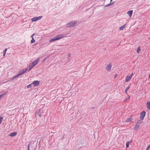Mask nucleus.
<instances>
[{
    "instance_id": "7c9ffc66",
    "label": "nucleus",
    "mask_w": 150,
    "mask_h": 150,
    "mask_svg": "<svg viewBox=\"0 0 150 150\" xmlns=\"http://www.w3.org/2000/svg\"><path fill=\"white\" fill-rule=\"evenodd\" d=\"M6 52H4V55H3V56H4L5 55V54H6Z\"/></svg>"
},
{
    "instance_id": "6e6552de",
    "label": "nucleus",
    "mask_w": 150,
    "mask_h": 150,
    "mask_svg": "<svg viewBox=\"0 0 150 150\" xmlns=\"http://www.w3.org/2000/svg\"><path fill=\"white\" fill-rule=\"evenodd\" d=\"M132 76H127L125 79V81L126 82H128L131 79Z\"/></svg>"
},
{
    "instance_id": "dca6fc26",
    "label": "nucleus",
    "mask_w": 150,
    "mask_h": 150,
    "mask_svg": "<svg viewBox=\"0 0 150 150\" xmlns=\"http://www.w3.org/2000/svg\"><path fill=\"white\" fill-rule=\"evenodd\" d=\"M132 142H130L129 141H128L126 142V147L127 148H128L129 147V144L130 143H131Z\"/></svg>"
},
{
    "instance_id": "a211bd4d",
    "label": "nucleus",
    "mask_w": 150,
    "mask_h": 150,
    "mask_svg": "<svg viewBox=\"0 0 150 150\" xmlns=\"http://www.w3.org/2000/svg\"><path fill=\"white\" fill-rule=\"evenodd\" d=\"M141 51V49L140 48V47H139L137 50V53H139Z\"/></svg>"
},
{
    "instance_id": "ddd939ff",
    "label": "nucleus",
    "mask_w": 150,
    "mask_h": 150,
    "mask_svg": "<svg viewBox=\"0 0 150 150\" xmlns=\"http://www.w3.org/2000/svg\"><path fill=\"white\" fill-rule=\"evenodd\" d=\"M139 125L136 124L135 125V127H134V129L136 130H137L138 129H139Z\"/></svg>"
},
{
    "instance_id": "4468645a",
    "label": "nucleus",
    "mask_w": 150,
    "mask_h": 150,
    "mask_svg": "<svg viewBox=\"0 0 150 150\" xmlns=\"http://www.w3.org/2000/svg\"><path fill=\"white\" fill-rule=\"evenodd\" d=\"M132 120V119L131 117H129L126 120V122H131Z\"/></svg>"
},
{
    "instance_id": "f704fd0d",
    "label": "nucleus",
    "mask_w": 150,
    "mask_h": 150,
    "mask_svg": "<svg viewBox=\"0 0 150 150\" xmlns=\"http://www.w3.org/2000/svg\"><path fill=\"white\" fill-rule=\"evenodd\" d=\"M39 116L40 117H41V115H39Z\"/></svg>"
},
{
    "instance_id": "bb28decb",
    "label": "nucleus",
    "mask_w": 150,
    "mask_h": 150,
    "mask_svg": "<svg viewBox=\"0 0 150 150\" xmlns=\"http://www.w3.org/2000/svg\"><path fill=\"white\" fill-rule=\"evenodd\" d=\"M7 50V49L6 48L4 51V52H6V50Z\"/></svg>"
},
{
    "instance_id": "f3484780",
    "label": "nucleus",
    "mask_w": 150,
    "mask_h": 150,
    "mask_svg": "<svg viewBox=\"0 0 150 150\" xmlns=\"http://www.w3.org/2000/svg\"><path fill=\"white\" fill-rule=\"evenodd\" d=\"M125 27V25H123L122 26L120 27L119 30H122Z\"/></svg>"
},
{
    "instance_id": "2f4dec72",
    "label": "nucleus",
    "mask_w": 150,
    "mask_h": 150,
    "mask_svg": "<svg viewBox=\"0 0 150 150\" xmlns=\"http://www.w3.org/2000/svg\"><path fill=\"white\" fill-rule=\"evenodd\" d=\"M28 150H30V148H29V145H28Z\"/></svg>"
},
{
    "instance_id": "e433bc0d",
    "label": "nucleus",
    "mask_w": 150,
    "mask_h": 150,
    "mask_svg": "<svg viewBox=\"0 0 150 150\" xmlns=\"http://www.w3.org/2000/svg\"><path fill=\"white\" fill-rule=\"evenodd\" d=\"M112 0H111L110 1H111Z\"/></svg>"
},
{
    "instance_id": "423d86ee",
    "label": "nucleus",
    "mask_w": 150,
    "mask_h": 150,
    "mask_svg": "<svg viewBox=\"0 0 150 150\" xmlns=\"http://www.w3.org/2000/svg\"><path fill=\"white\" fill-rule=\"evenodd\" d=\"M42 18V16H40L39 17H35L33 18H31V20L33 22H34L37 21L40 19H41Z\"/></svg>"
},
{
    "instance_id": "2eb2a0df",
    "label": "nucleus",
    "mask_w": 150,
    "mask_h": 150,
    "mask_svg": "<svg viewBox=\"0 0 150 150\" xmlns=\"http://www.w3.org/2000/svg\"><path fill=\"white\" fill-rule=\"evenodd\" d=\"M128 98H126L125 99V100H124V102L125 103L127 102L128 100H129L130 99V96L129 95H128Z\"/></svg>"
},
{
    "instance_id": "c9c22d12",
    "label": "nucleus",
    "mask_w": 150,
    "mask_h": 150,
    "mask_svg": "<svg viewBox=\"0 0 150 150\" xmlns=\"http://www.w3.org/2000/svg\"><path fill=\"white\" fill-rule=\"evenodd\" d=\"M148 38L149 40H150V38Z\"/></svg>"
},
{
    "instance_id": "412c9836",
    "label": "nucleus",
    "mask_w": 150,
    "mask_h": 150,
    "mask_svg": "<svg viewBox=\"0 0 150 150\" xmlns=\"http://www.w3.org/2000/svg\"><path fill=\"white\" fill-rule=\"evenodd\" d=\"M7 93V92H6L5 93H4V94H3L1 95H0V99H1V98H2V96L6 94Z\"/></svg>"
},
{
    "instance_id": "c85d7f7f",
    "label": "nucleus",
    "mask_w": 150,
    "mask_h": 150,
    "mask_svg": "<svg viewBox=\"0 0 150 150\" xmlns=\"http://www.w3.org/2000/svg\"><path fill=\"white\" fill-rule=\"evenodd\" d=\"M133 75V73H132L130 76H132H132Z\"/></svg>"
},
{
    "instance_id": "f257e3e1",
    "label": "nucleus",
    "mask_w": 150,
    "mask_h": 150,
    "mask_svg": "<svg viewBox=\"0 0 150 150\" xmlns=\"http://www.w3.org/2000/svg\"><path fill=\"white\" fill-rule=\"evenodd\" d=\"M64 37V35L62 34H59L54 38L50 39L49 40L50 42H51L53 41H55L60 40Z\"/></svg>"
},
{
    "instance_id": "f8f14e48",
    "label": "nucleus",
    "mask_w": 150,
    "mask_h": 150,
    "mask_svg": "<svg viewBox=\"0 0 150 150\" xmlns=\"http://www.w3.org/2000/svg\"><path fill=\"white\" fill-rule=\"evenodd\" d=\"M17 134V133L16 132H13L11 133L9 135L11 137H13L16 135Z\"/></svg>"
},
{
    "instance_id": "4be33fe9",
    "label": "nucleus",
    "mask_w": 150,
    "mask_h": 150,
    "mask_svg": "<svg viewBox=\"0 0 150 150\" xmlns=\"http://www.w3.org/2000/svg\"><path fill=\"white\" fill-rule=\"evenodd\" d=\"M3 119V117L0 116V125L1 124Z\"/></svg>"
},
{
    "instance_id": "9d476101",
    "label": "nucleus",
    "mask_w": 150,
    "mask_h": 150,
    "mask_svg": "<svg viewBox=\"0 0 150 150\" xmlns=\"http://www.w3.org/2000/svg\"><path fill=\"white\" fill-rule=\"evenodd\" d=\"M146 105V108L148 110H150V102L149 101L147 102Z\"/></svg>"
},
{
    "instance_id": "f03ea898",
    "label": "nucleus",
    "mask_w": 150,
    "mask_h": 150,
    "mask_svg": "<svg viewBox=\"0 0 150 150\" xmlns=\"http://www.w3.org/2000/svg\"><path fill=\"white\" fill-rule=\"evenodd\" d=\"M146 112L145 111H142L140 113V116L139 117V118L140 120H143L146 115Z\"/></svg>"
},
{
    "instance_id": "1a4fd4ad",
    "label": "nucleus",
    "mask_w": 150,
    "mask_h": 150,
    "mask_svg": "<svg viewBox=\"0 0 150 150\" xmlns=\"http://www.w3.org/2000/svg\"><path fill=\"white\" fill-rule=\"evenodd\" d=\"M111 63H109V64L107 66L106 69L108 71H110L111 68Z\"/></svg>"
},
{
    "instance_id": "5701e85b",
    "label": "nucleus",
    "mask_w": 150,
    "mask_h": 150,
    "mask_svg": "<svg viewBox=\"0 0 150 150\" xmlns=\"http://www.w3.org/2000/svg\"><path fill=\"white\" fill-rule=\"evenodd\" d=\"M32 84H30L28 85L27 86V88H28L30 87H31V85H32Z\"/></svg>"
},
{
    "instance_id": "aec40b11",
    "label": "nucleus",
    "mask_w": 150,
    "mask_h": 150,
    "mask_svg": "<svg viewBox=\"0 0 150 150\" xmlns=\"http://www.w3.org/2000/svg\"><path fill=\"white\" fill-rule=\"evenodd\" d=\"M32 38V40L31 41V43H33L35 42V40L33 38Z\"/></svg>"
},
{
    "instance_id": "20e7f679",
    "label": "nucleus",
    "mask_w": 150,
    "mask_h": 150,
    "mask_svg": "<svg viewBox=\"0 0 150 150\" xmlns=\"http://www.w3.org/2000/svg\"><path fill=\"white\" fill-rule=\"evenodd\" d=\"M39 59H38L36 60L35 61L33 62L32 64H31L30 65V66H32V67H34L39 62Z\"/></svg>"
},
{
    "instance_id": "0eeeda50",
    "label": "nucleus",
    "mask_w": 150,
    "mask_h": 150,
    "mask_svg": "<svg viewBox=\"0 0 150 150\" xmlns=\"http://www.w3.org/2000/svg\"><path fill=\"white\" fill-rule=\"evenodd\" d=\"M40 83V82L38 81H34L32 83L34 86H38Z\"/></svg>"
},
{
    "instance_id": "b1692460",
    "label": "nucleus",
    "mask_w": 150,
    "mask_h": 150,
    "mask_svg": "<svg viewBox=\"0 0 150 150\" xmlns=\"http://www.w3.org/2000/svg\"><path fill=\"white\" fill-rule=\"evenodd\" d=\"M149 148H150V146L149 145L146 149V150H148Z\"/></svg>"
},
{
    "instance_id": "6ab92c4d",
    "label": "nucleus",
    "mask_w": 150,
    "mask_h": 150,
    "mask_svg": "<svg viewBox=\"0 0 150 150\" xmlns=\"http://www.w3.org/2000/svg\"><path fill=\"white\" fill-rule=\"evenodd\" d=\"M129 87H130V86H128L126 88L125 90V92L126 94H127V91L129 89Z\"/></svg>"
},
{
    "instance_id": "a878e982",
    "label": "nucleus",
    "mask_w": 150,
    "mask_h": 150,
    "mask_svg": "<svg viewBox=\"0 0 150 150\" xmlns=\"http://www.w3.org/2000/svg\"><path fill=\"white\" fill-rule=\"evenodd\" d=\"M30 67L29 68V71H30L31 69L33 67H32V66H30Z\"/></svg>"
},
{
    "instance_id": "393cba45",
    "label": "nucleus",
    "mask_w": 150,
    "mask_h": 150,
    "mask_svg": "<svg viewBox=\"0 0 150 150\" xmlns=\"http://www.w3.org/2000/svg\"><path fill=\"white\" fill-rule=\"evenodd\" d=\"M111 5V4H109L108 5H107L105 7H107V6H110Z\"/></svg>"
},
{
    "instance_id": "473e14b6",
    "label": "nucleus",
    "mask_w": 150,
    "mask_h": 150,
    "mask_svg": "<svg viewBox=\"0 0 150 150\" xmlns=\"http://www.w3.org/2000/svg\"><path fill=\"white\" fill-rule=\"evenodd\" d=\"M46 59V58H45V59H44V60H43V61H44Z\"/></svg>"
},
{
    "instance_id": "9b49d317",
    "label": "nucleus",
    "mask_w": 150,
    "mask_h": 150,
    "mask_svg": "<svg viewBox=\"0 0 150 150\" xmlns=\"http://www.w3.org/2000/svg\"><path fill=\"white\" fill-rule=\"evenodd\" d=\"M133 11V10H130L127 12V14L129 15L130 17L132 16Z\"/></svg>"
},
{
    "instance_id": "72a5a7b5",
    "label": "nucleus",
    "mask_w": 150,
    "mask_h": 150,
    "mask_svg": "<svg viewBox=\"0 0 150 150\" xmlns=\"http://www.w3.org/2000/svg\"><path fill=\"white\" fill-rule=\"evenodd\" d=\"M117 76V74H116V75H115V77H116Z\"/></svg>"
},
{
    "instance_id": "39448f33",
    "label": "nucleus",
    "mask_w": 150,
    "mask_h": 150,
    "mask_svg": "<svg viewBox=\"0 0 150 150\" xmlns=\"http://www.w3.org/2000/svg\"><path fill=\"white\" fill-rule=\"evenodd\" d=\"M27 70V69H23L21 70L19 72V74L17 75V76H19L23 74Z\"/></svg>"
},
{
    "instance_id": "7ed1b4c3",
    "label": "nucleus",
    "mask_w": 150,
    "mask_h": 150,
    "mask_svg": "<svg viewBox=\"0 0 150 150\" xmlns=\"http://www.w3.org/2000/svg\"><path fill=\"white\" fill-rule=\"evenodd\" d=\"M76 23V21H72L68 23L67 25V27H71L74 26Z\"/></svg>"
},
{
    "instance_id": "c756f323",
    "label": "nucleus",
    "mask_w": 150,
    "mask_h": 150,
    "mask_svg": "<svg viewBox=\"0 0 150 150\" xmlns=\"http://www.w3.org/2000/svg\"><path fill=\"white\" fill-rule=\"evenodd\" d=\"M34 35H35V34H34H34H33L32 35V36H31L32 38H33V36Z\"/></svg>"
},
{
    "instance_id": "cd10ccee",
    "label": "nucleus",
    "mask_w": 150,
    "mask_h": 150,
    "mask_svg": "<svg viewBox=\"0 0 150 150\" xmlns=\"http://www.w3.org/2000/svg\"><path fill=\"white\" fill-rule=\"evenodd\" d=\"M15 76L13 78V79H14L16 78V77H18V76Z\"/></svg>"
}]
</instances>
